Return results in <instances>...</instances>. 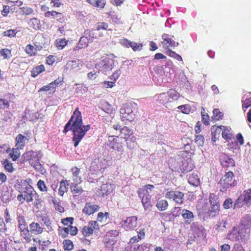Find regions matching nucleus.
<instances>
[{
  "mask_svg": "<svg viewBox=\"0 0 251 251\" xmlns=\"http://www.w3.org/2000/svg\"><path fill=\"white\" fill-rule=\"evenodd\" d=\"M91 125H83L82 116L78 107H76L70 119L65 125L63 132L66 133L70 130L73 132L72 140L75 147H76L82 139L90 130Z\"/></svg>",
  "mask_w": 251,
  "mask_h": 251,
  "instance_id": "f257e3e1",
  "label": "nucleus"
},
{
  "mask_svg": "<svg viewBox=\"0 0 251 251\" xmlns=\"http://www.w3.org/2000/svg\"><path fill=\"white\" fill-rule=\"evenodd\" d=\"M154 187L153 185L147 184L138 189L137 191L139 197L142 199V203L145 210H150L152 207L151 196L150 193Z\"/></svg>",
  "mask_w": 251,
  "mask_h": 251,
  "instance_id": "f03ea898",
  "label": "nucleus"
},
{
  "mask_svg": "<svg viewBox=\"0 0 251 251\" xmlns=\"http://www.w3.org/2000/svg\"><path fill=\"white\" fill-rule=\"evenodd\" d=\"M233 172L228 171L221 178L218 183L220 191L225 192L227 189L236 185L237 181L233 180Z\"/></svg>",
  "mask_w": 251,
  "mask_h": 251,
  "instance_id": "7ed1b4c3",
  "label": "nucleus"
},
{
  "mask_svg": "<svg viewBox=\"0 0 251 251\" xmlns=\"http://www.w3.org/2000/svg\"><path fill=\"white\" fill-rule=\"evenodd\" d=\"M133 108L131 102H127L123 105L120 111L122 121L126 123L134 120L135 115L133 113Z\"/></svg>",
  "mask_w": 251,
  "mask_h": 251,
  "instance_id": "20e7f679",
  "label": "nucleus"
},
{
  "mask_svg": "<svg viewBox=\"0 0 251 251\" xmlns=\"http://www.w3.org/2000/svg\"><path fill=\"white\" fill-rule=\"evenodd\" d=\"M119 232L117 230H111L106 232L103 237V242L104 246L108 250L113 251L114 246L117 243V237Z\"/></svg>",
  "mask_w": 251,
  "mask_h": 251,
  "instance_id": "39448f33",
  "label": "nucleus"
},
{
  "mask_svg": "<svg viewBox=\"0 0 251 251\" xmlns=\"http://www.w3.org/2000/svg\"><path fill=\"white\" fill-rule=\"evenodd\" d=\"M107 144L110 149L118 152L124 151L125 143L123 138L119 136H109Z\"/></svg>",
  "mask_w": 251,
  "mask_h": 251,
  "instance_id": "423d86ee",
  "label": "nucleus"
},
{
  "mask_svg": "<svg viewBox=\"0 0 251 251\" xmlns=\"http://www.w3.org/2000/svg\"><path fill=\"white\" fill-rule=\"evenodd\" d=\"M37 192L34 188L30 186L27 188L24 192L19 194L17 196V200L21 203H23L25 201L30 202L33 201V198Z\"/></svg>",
  "mask_w": 251,
  "mask_h": 251,
  "instance_id": "0eeeda50",
  "label": "nucleus"
},
{
  "mask_svg": "<svg viewBox=\"0 0 251 251\" xmlns=\"http://www.w3.org/2000/svg\"><path fill=\"white\" fill-rule=\"evenodd\" d=\"M106 161L103 157H97L91 163L90 170L95 173L103 172L107 168Z\"/></svg>",
  "mask_w": 251,
  "mask_h": 251,
  "instance_id": "6e6552de",
  "label": "nucleus"
},
{
  "mask_svg": "<svg viewBox=\"0 0 251 251\" xmlns=\"http://www.w3.org/2000/svg\"><path fill=\"white\" fill-rule=\"evenodd\" d=\"M246 233L236 226L232 227V229L228 232L227 238L232 241L242 240L246 236Z\"/></svg>",
  "mask_w": 251,
  "mask_h": 251,
  "instance_id": "1a4fd4ad",
  "label": "nucleus"
},
{
  "mask_svg": "<svg viewBox=\"0 0 251 251\" xmlns=\"http://www.w3.org/2000/svg\"><path fill=\"white\" fill-rule=\"evenodd\" d=\"M173 37H174V36H171L166 33L162 35L163 40L161 41V45L164 49L167 50L170 48L175 47L178 45V43H176L172 39Z\"/></svg>",
  "mask_w": 251,
  "mask_h": 251,
  "instance_id": "9d476101",
  "label": "nucleus"
},
{
  "mask_svg": "<svg viewBox=\"0 0 251 251\" xmlns=\"http://www.w3.org/2000/svg\"><path fill=\"white\" fill-rule=\"evenodd\" d=\"M137 226V217L134 216L127 217L122 224V227L126 230H132Z\"/></svg>",
  "mask_w": 251,
  "mask_h": 251,
  "instance_id": "9b49d317",
  "label": "nucleus"
},
{
  "mask_svg": "<svg viewBox=\"0 0 251 251\" xmlns=\"http://www.w3.org/2000/svg\"><path fill=\"white\" fill-rule=\"evenodd\" d=\"M83 65V62L82 60L76 59L68 61L65 68L68 71L77 72L81 70Z\"/></svg>",
  "mask_w": 251,
  "mask_h": 251,
  "instance_id": "f8f14e48",
  "label": "nucleus"
},
{
  "mask_svg": "<svg viewBox=\"0 0 251 251\" xmlns=\"http://www.w3.org/2000/svg\"><path fill=\"white\" fill-rule=\"evenodd\" d=\"M165 197L167 199H173L176 203L178 204L182 203L184 201V194L179 191H168Z\"/></svg>",
  "mask_w": 251,
  "mask_h": 251,
  "instance_id": "ddd939ff",
  "label": "nucleus"
},
{
  "mask_svg": "<svg viewBox=\"0 0 251 251\" xmlns=\"http://www.w3.org/2000/svg\"><path fill=\"white\" fill-rule=\"evenodd\" d=\"M99 225L97 221H91L87 226H84L81 231L82 234L85 237H89L91 235L94 231L98 228Z\"/></svg>",
  "mask_w": 251,
  "mask_h": 251,
  "instance_id": "4468645a",
  "label": "nucleus"
},
{
  "mask_svg": "<svg viewBox=\"0 0 251 251\" xmlns=\"http://www.w3.org/2000/svg\"><path fill=\"white\" fill-rule=\"evenodd\" d=\"M251 227V216L250 215H245L243 216L240 223V228L246 233H250Z\"/></svg>",
  "mask_w": 251,
  "mask_h": 251,
  "instance_id": "2eb2a0df",
  "label": "nucleus"
},
{
  "mask_svg": "<svg viewBox=\"0 0 251 251\" xmlns=\"http://www.w3.org/2000/svg\"><path fill=\"white\" fill-rule=\"evenodd\" d=\"M220 161L224 168L233 167L235 166V162L233 159L225 153H222L220 155Z\"/></svg>",
  "mask_w": 251,
  "mask_h": 251,
  "instance_id": "dca6fc26",
  "label": "nucleus"
},
{
  "mask_svg": "<svg viewBox=\"0 0 251 251\" xmlns=\"http://www.w3.org/2000/svg\"><path fill=\"white\" fill-rule=\"evenodd\" d=\"M45 17L46 18L52 17L60 23H64L65 22V17L62 13L55 11H47L45 13Z\"/></svg>",
  "mask_w": 251,
  "mask_h": 251,
  "instance_id": "f3484780",
  "label": "nucleus"
},
{
  "mask_svg": "<svg viewBox=\"0 0 251 251\" xmlns=\"http://www.w3.org/2000/svg\"><path fill=\"white\" fill-rule=\"evenodd\" d=\"M30 186L26 180L20 179L17 180L14 187L20 194H21Z\"/></svg>",
  "mask_w": 251,
  "mask_h": 251,
  "instance_id": "a211bd4d",
  "label": "nucleus"
},
{
  "mask_svg": "<svg viewBox=\"0 0 251 251\" xmlns=\"http://www.w3.org/2000/svg\"><path fill=\"white\" fill-rule=\"evenodd\" d=\"M100 206L97 204H92L90 202L86 203L82 209V212L87 215H90L100 209Z\"/></svg>",
  "mask_w": 251,
  "mask_h": 251,
  "instance_id": "6ab92c4d",
  "label": "nucleus"
},
{
  "mask_svg": "<svg viewBox=\"0 0 251 251\" xmlns=\"http://www.w3.org/2000/svg\"><path fill=\"white\" fill-rule=\"evenodd\" d=\"M243 201L247 205L251 204V188L245 190L236 201V204H238L240 201Z\"/></svg>",
  "mask_w": 251,
  "mask_h": 251,
  "instance_id": "aec40b11",
  "label": "nucleus"
},
{
  "mask_svg": "<svg viewBox=\"0 0 251 251\" xmlns=\"http://www.w3.org/2000/svg\"><path fill=\"white\" fill-rule=\"evenodd\" d=\"M192 141L189 139H185L183 141L184 150L182 153V156H184L186 154H190L192 155L194 154L195 149L192 147Z\"/></svg>",
  "mask_w": 251,
  "mask_h": 251,
  "instance_id": "412c9836",
  "label": "nucleus"
},
{
  "mask_svg": "<svg viewBox=\"0 0 251 251\" xmlns=\"http://www.w3.org/2000/svg\"><path fill=\"white\" fill-rule=\"evenodd\" d=\"M20 236L22 238V242L24 244H28L32 240V235L30 231L28 228L20 230Z\"/></svg>",
  "mask_w": 251,
  "mask_h": 251,
  "instance_id": "4be33fe9",
  "label": "nucleus"
},
{
  "mask_svg": "<svg viewBox=\"0 0 251 251\" xmlns=\"http://www.w3.org/2000/svg\"><path fill=\"white\" fill-rule=\"evenodd\" d=\"M181 216L184 220V223L186 225H189L192 222L194 219L193 213L187 209H183L181 210Z\"/></svg>",
  "mask_w": 251,
  "mask_h": 251,
  "instance_id": "5701e85b",
  "label": "nucleus"
},
{
  "mask_svg": "<svg viewBox=\"0 0 251 251\" xmlns=\"http://www.w3.org/2000/svg\"><path fill=\"white\" fill-rule=\"evenodd\" d=\"M100 194L103 197L107 196L113 192V185L110 183H105L100 186Z\"/></svg>",
  "mask_w": 251,
  "mask_h": 251,
  "instance_id": "b1692460",
  "label": "nucleus"
},
{
  "mask_svg": "<svg viewBox=\"0 0 251 251\" xmlns=\"http://www.w3.org/2000/svg\"><path fill=\"white\" fill-rule=\"evenodd\" d=\"M193 169V165L191 163V155H189V157L187 160L182 161L180 169L183 173H185L190 172Z\"/></svg>",
  "mask_w": 251,
  "mask_h": 251,
  "instance_id": "393cba45",
  "label": "nucleus"
},
{
  "mask_svg": "<svg viewBox=\"0 0 251 251\" xmlns=\"http://www.w3.org/2000/svg\"><path fill=\"white\" fill-rule=\"evenodd\" d=\"M222 131V126H212L211 128V131L212 135L211 139L213 143L216 142V141L219 139Z\"/></svg>",
  "mask_w": 251,
  "mask_h": 251,
  "instance_id": "a878e982",
  "label": "nucleus"
},
{
  "mask_svg": "<svg viewBox=\"0 0 251 251\" xmlns=\"http://www.w3.org/2000/svg\"><path fill=\"white\" fill-rule=\"evenodd\" d=\"M72 175V179L74 182L81 183L82 182L81 177L80 176V169L75 166L71 169Z\"/></svg>",
  "mask_w": 251,
  "mask_h": 251,
  "instance_id": "bb28decb",
  "label": "nucleus"
},
{
  "mask_svg": "<svg viewBox=\"0 0 251 251\" xmlns=\"http://www.w3.org/2000/svg\"><path fill=\"white\" fill-rule=\"evenodd\" d=\"M30 231L31 233L36 235L41 234L44 230V228L38 223L33 222L29 224Z\"/></svg>",
  "mask_w": 251,
  "mask_h": 251,
  "instance_id": "cd10ccee",
  "label": "nucleus"
},
{
  "mask_svg": "<svg viewBox=\"0 0 251 251\" xmlns=\"http://www.w3.org/2000/svg\"><path fill=\"white\" fill-rule=\"evenodd\" d=\"M79 183H72L70 186L71 191L74 197L78 196L82 194L83 190L81 186L78 185Z\"/></svg>",
  "mask_w": 251,
  "mask_h": 251,
  "instance_id": "c85d7f7f",
  "label": "nucleus"
},
{
  "mask_svg": "<svg viewBox=\"0 0 251 251\" xmlns=\"http://www.w3.org/2000/svg\"><path fill=\"white\" fill-rule=\"evenodd\" d=\"M40 218L41 221L44 223V226L46 227L48 231H51L53 228L51 226V222L50 218L46 214H42L38 216Z\"/></svg>",
  "mask_w": 251,
  "mask_h": 251,
  "instance_id": "c756f323",
  "label": "nucleus"
},
{
  "mask_svg": "<svg viewBox=\"0 0 251 251\" xmlns=\"http://www.w3.org/2000/svg\"><path fill=\"white\" fill-rule=\"evenodd\" d=\"M27 24L29 27L35 30H39L42 26L40 20L36 18L30 19Z\"/></svg>",
  "mask_w": 251,
  "mask_h": 251,
  "instance_id": "7c9ffc66",
  "label": "nucleus"
},
{
  "mask_svg": "<svg viewBox=\"0 0 251 251\" xmlns=\"http://www.w3.org/2000/svg\"><path fill=\"white\" fill-rule=\"evenodd\" d=\"M69 184L67 180H62L60 182L59 188L58 189V194L63 196L64 193H66L68 190Z\"/></svg>",
  "mask_w": 251,
  "mask_h": 251,
  "instance_id": "2f4dec72",
  "label": "nucleus"
},
{
  "mask_svg": "<svg viewBox=\"0 0 251 251\" xmlns=\"http://www.w3.org/2000/svg\"><path fill=\"white\" fill-rule=\"evenodd\" d=\"M90 42L85 36L83 35L80 38L79 42L77 44L76 46L74 48V50H77L80 49L87 47Z\"/></svg>",
  "mask_w": 251,
  "mask_h": 251,
  "instance_id": "473e14b6",
  "label": "nucleus"
},
{
  "mask_svg": "<svg viewBox=\"0 0 251 251\" xmlns=\"http://www.w3.org/2000/svg\"><path fill=\"white\" fill-rule=\"evenodd\" d=\"M95 31L96 30H90L88 29L85 30V31L83 32V35L88 39V41L90 43L93 42L95 39L98 38V36L96 35Z\"/></svg>",
  "mask_w": 251,
  "mask_h": 251,
  "instance_id": "72a5a7b5",
  "label": "nucleus"
},
{
  "mask_svg": "<svg viewBox=\"0 0 251 251\" xmlns=\"http://www.w3.org/2000/svg\"><path fill=\"white\" fill-rule=\"evenodd\" d=\"M33 206L34 208L38 211L42 206L43 200L41 196L37 193L33 198Z\"/></svg>",
  "mask_w": 251,
  "mask_h": 251,
  "instance_id": "f704fd0d",
  "label": "nucleus"
},
{
  "mask_svg": "<svg viewBox=\"0 0 251 251\" xmlns=\"http://www.w3.org/2000/svg\"><path fill=\"white\" fill-rule=\"evenodd\" d=\"M188 182L190 185L194 186H198L200 184V180L196 174H192L188 178Z\"/></svg>",
  "mask_w": 251,
  "mask_h": 251,
  "instance_id": "c9c22d12",
  "label": "nucleus"
},
{
  "mask_svg": "<svg viewBox=\"0 0 251 251\" xmlns=\"http://www.w3.org/2000/svg\"><path fill=\"white\" fill-rule=\"evenodd\" d=\"M1 162L6 172L12 173L14 171L13 164L8 159H5Z\"/></svg>",
  "mask_w": 251,
  "mask_h": 251,
  "instance_id": "e433bc0d",
  "label": "nucleus"
},
{
  "mask_svg": "<svg viewBox=\"0 0 251 251\" xmlns=\"http://www.w3.org/2000/svg\"><path fill=\"white\" fill-rule=\"evenodd\" d=\"M220 211V204H215L211 205L208 211V214L209 216L211 217H214L219 215Z\"/></svg>",
  "mask_w": 251,
  "mask_h": 251,
  "instance_id": "4c0bfd02",
  "label": "nucleus"
},
{
  "mask_svg": "<svg viewBox=\"0 0 251 251\" xmlns=\"http://www.w3.org/2000/svg\"><path fill=\"white\" fill-rule=\"evenodd\" d=\"M68 42L65 38L58 39L55 40L54 45L58 50H62L67 46Z\"/></svg>",
  "mask_w": 251,
  "mask_h": 251,
  "instance_id": "58836bf2",
  "label": "nucleus"
},
{
  "mask_svg": "<svg viewBox=\"0 0 251 251\" xmlns=\"http://www.w3.org/2000/svg\"><path fill=\"white\" fill-rule=\"evenodd\" d=\"M17 220L19 230L28 228L27 223L24 216L21 215H19L17 217Z\"/></svg>",
  "mask_w": 251,
  "mask_h": 251,
  "instance_id": "ea45409f",
  "label": "nucleus"
},
{
  "mask_svg": "<svg viewBox=\"0 0 251 251\" xmlns=\"http://www.w3.org/2000/svg\"><path fill=\"white\" fill-rule=\"evenodd\" d=\"M120 133L125 140L133 134L132 131L127 126H124L121 129Z\"/></svg>",
  "mask_w": 251,
  "mask_h": 251,
  "instance_id": "a19ab883",
  "label": "nucleus"
},
{
  "mask_svg": "<svg viewBox=\"0 0 251 251\" xmlns=\"http://www.w3.org/2000/svg\"><path fill=\"white\" fill-rule=\"evenodd\" d=\"M25 137L21 134H19L16 138V146L18 149H23L25 146Z\"/></svg>",
  "mask_w": 251,
  "mask_h": 251,
  "instance_id": "79ce46f5",
  "label": "nucleus"
},
{
  "mask_svg": "<svg viewBox=\"0 0 251 251\" xmlns=\"http://www.w3.org/2000/svg\"><path fill=\"white\" fill-rule=\"evenodd\" d=\"M45 71V67L43 65H40L34 67L31 71V76L33 77L37 76L40 73Z\"/></svg>",
  "mask_w": 251,
  "mask_h": 251,
  "instance_id": "37998d69",
  "label": "nucleus"
},
{
  "mask_svg": "<svg viewBox=\"0 0 251 251\" xmlns=\"http://www.w3.org/2000/svg\"><path fill=\"white\" fill-rule=\"evenodd\" d=\"M125 140L126 142L127 147L129 149L132 150L135 147L136 138L133 134L131 135V136Z\"/></svg>",
  "mask_w": 251,
  "mask_h": 251,
  "instance_id": "c03bdc74",
  "label": "nucleus"
},
{
  "mask_svg": "<svg viewBox=\"0 0 251 251\" xmlns=\"http://www.w3.org/2000/svg\"><path fill=\"white\" fill-rule=\"evenodd\" d=\"M0 55L3 59H9L12 57L11 50L7 48L1 49Z\"/></svg>",
  "mask_w": 251,
  "mask_h": 251,
  "instance_id": "a18cd8bd",
  "label": "nucleus"
},
{
  "mask_svg": "<svg viewBox=\"0 0 251 251\" xmlns=\"http://www.w3.org/2000/svg\"><path fill=\"white\" fill-rule=\"evenodd\" d=\"M156 206L160 211L165 210L168 206V202L165 200L159 201L156 204Z\"/></svg>",
  "mask_w": 251,
  "mask_h": 251,
  "instance_id": "49530a36",
  "label": "nucleus"
},
{
  "mask_svg": "<svg viewBox=\"0 0 251 251\" xmlns=\"http://www.w3.org/2000/svg\"><path fill=\"white\" fill-rule=\"evenodd\" d=\"M30 160V164L31 166H32L34 169L38 171L42 172L43 169V166L40 163L39 159H37L36 160L34 161L31 159H28Z\"/></svg>",
  "mask_w": 251,
  "mask_h": 251,
  "instance_id": "de8ad7c7",
  "label": "nucleus"
},
{
  "mask_svg": "<svg viewBox=\"0 0 251 251\" xmlns=\"http://www.w3.org/2000/svg\"><path fill=\"white\" fill-rule=\"evenodd\" d=\"M25 51L30 56H33L36 55L37 49L33 46L29 44L25 47Z\"/></svg>",
  "mask_w": 251,
  "mask_h": 251,
  "instance_id": "09e8293b",
  "label": "nucleus"
},
{
  "mask_svg": "<svg viewBox=\"0 0 251 251\" xmlns=\"http://www.w3.org/2000/svg\"><path fill=\"white\" fill-rule=\"evenodd\" d=\"M109 25L106 22H99L96 25V30L98 31H100V30H109L112 31V29H108Z\"/></svg>",
  "mask_w": 251,
  "mask_h": 251,
  "instance_id": "8fccbe9b",
  "label": "nucleus"
},
{
  "mask_svg": "<svg viewBox=\"0 0 251 251\" xmlns=\"http://www.w3.org/2000/svg\"><path fill=\"white\" fill-rule=\"evenodd\" d=\"M168 101V95L163 93L157 96V101L160 104H164Z\"/></svg>",
  "mask_w": 251,
  "mask_h": 251,
  "instance_id": "3c124183",
  "label": "nucleus"
},
{
  "mask_svg": "<svg viewBox=\"0 0 251 251\" xmlns=\"http://www.w3.org/2000/svg\"><path fill=\"white\" fill-rule=\"evenodd\" d=\"M222 136L223 138L226 140H229L231 138L232 134L229 130L225 126H222Z\"/></svg>",
  "mask_w": 251,
  "mask_h": 251,
  "instance_id": "603ef678",
  "label": "nucleus"
},
{
  "mask_svg": "<svg viewBox=\"0 0 251 251\" xmlns=\"http://www.w3.org/2000/svg\"><path fill=\"white\" fill-rule=\"evenodd\" d=\"M63 249L65 251H70L74 249V244L73 242L69 239L64 240L62 243Z\"/></svg>",
  "mask_w": 251,
  "mask_h": 251,
  "instance_id": "864d4df0",
  "label": "nucleus"
},
{
  "mask_svg": "<svg viewBox=\"0 0 251 251\" xmlns=\"http://www.w3.org/2000/svg\"><path fill=\"white\" fill-rule=\"evenodd\" d=\"M109 218V214L108 212H106L104 213L102 212H100L98 214L97 220L101 223L105 222Z\"/></svg>",
  "mask_w": 251,
  "mask_h": 251,
  "instance_id": "5fc2aeb1",
  "label": "nucleus"
},
{
  "mask_svg": "<svg viewBox=\"0 0 251 251\" xmlns=\"http://www.w3.org/2000/svg\"><path fill=\"white\" fill-rule=\"evenodd\" d=\"M194 231L198 234V236H206V230L202 226L200 227H192Z\"/></svg>",
  "mask_w": 251,
  "mask_h": 251,
  "instance_id": "6e6d98bb",
  "label": "nucleus"
},
{
  "mask_svg": "<svg viewBox=\"0 0 251 251\" xmlns=\"http://www.w3.org/2000/svg\"><path fill=\"white\" fill-rule=\"evenodd\" d=\"M43 39L44 37L41 35H36L35 36L34 44L36 47V48H42V45L44 44V43H43Z\"/></svg>",
  "mask_w": 251,
  "mask_h": 251,
  "instance_id": "4d7b16f0",
  "label": "nucleus"
},
{
  "mask_svg": "<svg viewBox=\"0 0 251 251\" xmlns=\"http://www.w3.org/2000/svg\"><path fill=\"white\" fill-rule=\"evenodd\" d=\"M37 186L41 192H46L48 191V187L43 180L40 179L37 182Z\"/></svg>",
  "mask_w": 251,
  "mask_h": 251,
  "instance_id": "13d9d810",
  "label": "nucleus"
},
{
  "mask_svg": "<svg viewBox=\"0 0 251 251\" xmlns=\"http://www.w3.org/2000/svg\"><path fill=\"white\" fill-rule=\"evenodd\" d=\"M18 32V30L17 28L14 29H9L4 31L3 32V35L4 36L12 38L15 37Z\"/></svg>",
  "mask_w": 251,
  "mask_h": 251,
  "instance_id": "bf43d9fd",
  "label": "nucleus"
},
{
  "mask_svg": "<svg viewBox=\"0 0 251 251\" xmlns=\"http://www.w3.org/2000/svg\"><path fill=\"white\" fill-rule=\"evenodd\" d=\"M167 95L168 96H169L171 99L176 100H177L180 97L179 94L174 89H170L169 91L168 92Z\"/></svg>",
  "mask_w": 251,
  "mask_h": 251,
  "instance_id": "052dcab7",
  "label": "nucleus"
},
{
  "mask_svg": "<svg viewBox=\"0 0 251 251\" xmlns=\"http://www.w3.org/2000/svg\"><path fill=\"white\" fill-rule=\"evenodd\" d=\"M209 200L211 205L220 204L218 201V198L214 193H210L209 196Z\"/></svg>",
  "mask_w": 251,
  "mask_h": 251,
  "instance_id": "680f3d73",
  "label": "nucleus"
},
{
  "mask_svg": "<svg viewBox=\"0 0 251 251\" xmlns=\"http://www.w3.org/2000/svg\"><path fill=\"white\" fill-rule=\"evenodd\" d=\"M110 62H112V60L109 58H106L101 61L100 64L104 70H107L111 68V64H110V65H109Z\"/></svg>",
  "mask_w": 251,
  "mask_h": 251,
  "instance_id": "e2e57ef3",
  "label": "nucleus"
},
{
  "mask_svg": "<svg viewBox=\"0 0 251 251\" xmlns=\"http://www.w3.org/2000/svg\"><path fill=\"white\" fill-rule=\"evenodd\" d=\"M18 149H13L12 152L9 154V156L13 161H16L20 157V153Z\"/></svg>",
  "mask_w": 251,
  "mask_h": 251,
  "instance_id": "0e129e2a",
  "label": "nucleus"
},
{
  "mask_svg": "<svg viewBox=\"0 0 251 251\" xmlns=\"http://www.w3.org/2000/svg\"><path fill=\"white\" fill-rule=\"evenodd\" d=\"M177 108L184 114H189L191 110V106L188 104L180 105L177 107Z\"/></svg>",
  "mask_w": 251,
  "mask_h": 251,
  "instance_id": "69168bd1",
  "label": "nucleus"
},
{
  "mask_svg": "<svg viewBox=\"0 0 251 251\" xmlns=\"http://www.w3.org/2000/svg\"><path fill=\"white\" fill-rule=\"evenodd\" d=\"M214 119L217 121H219L222 119L223 114L218 108H215L213 111Z\"/></svg>",
  "mask_w": 251,
  "mask_h": 251,
  "instance_id": "338daca9",
  "label": "nucleus"
},
{
  "mask_svg": "<svg viewBox=\"0 0 251 251\" xmlns=\"http://www.w3.org/2000/svg\"><path fill=\"white\" fill-rule=\"evenodd\" d=\"M130 251H148V246L146 244H141L137 247H133Z\"/></svg>",
  "mask_w": 251,
  "mask_h": 251,
  "instance_id": "774afa93",
  "label": "nucleus"
}]
</instances>
